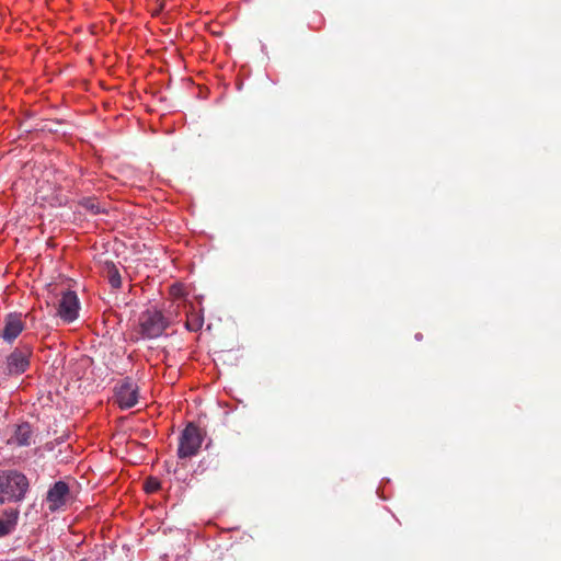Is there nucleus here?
Here are the masks:
<instances>
[{
    "label": "nucleus",
    "instance_id": "f257e3e1",
    "mask_svg": "<svg viewBox=\"0 0 561 561\" xmlns=\"http://www.w3.org/2000/svg\"><path fill=\"white\" fill-rule=\"evenodd\" d=\"M26 476L15 470L0 471V504L21 502L28 490Z\"/></svg>",
    "mask_w": 561,
    "mask_h": 561
},
{
    "label": "nucleus",
    "instance_id": "f03ea898",
    "mask_svg": "<svg viewBox=\"0 0 561 561\" xmlns=\"http://www.w3.org/2000/svg\"><path fill=\"white\" fill-rule=\"evenodd\" d=\"M204 437L198 426L188 423L179 437L178 457L180 459L196 456L202 447Z\"/></svg>",
    "mask_w": 561,
    "mask_h": 561
},
{
    "label": "nucleus",
    "instance_id": "7ed1b4c3",
    "mask_svg": "<svg viewBox=\"0 0 561 561\" xmlns=\"http://www.w3.org/2000/svg\"><path fill=\"white\" fill-rule=\"evenodd\" d=\"M141 334L147 339L160 336L168 327L163 314L158 310H147L139 318Z\"/></svg>",
    "mask_w": 561,
    "mask_h": 561
},
{
    "label": "nucleus",
    "instance_id": "20e7f679",
    "mask_svg": "<svg viewBox=\"0 0 561 561\" xmlns=\"http://www.w3.org/2000/svg\"><path fill=\"white\" fill-rule=\"evenodd\" d=\"M114 397L121 409H130L138 403L139 387L130 377H126L115 386Z\"/></svg>",
    "mask_w": 561,
    "mask_h": 561
},
{
    "label": "nucleus",
    "instance_id": "39448f33",
    "mask_svg": "<svg viewBox=\"0 0 561 561\" xmlns=\"http://www.w3.org/2000/svg\"><path fill=\"white\" fill-rule=\"evenodd\" d=\"M32 354L31 348L22 347L15 348L8 357L5 362L4 371L8 375H20L23 374L30 366V356Z\"/></svg>",
    "mask_w": 561,
    "mask_h": 561
},
{
    "label": "nucleus",
    "instance_id": "423d86ee",
    "mask_svg": "<svg viewBox=\"0 0 561 561\" xmlns=\"http://www.w3.org/2000/svg\"><path fill=\"white\" fill-rule=\"evenodd\" d=\"M79 311V300L75 291H64L58 304V316L66 322H72L77 319Z\"/></svg>",
    "mask_w": 561,
    "mask_h": 561
},
{
    "label": "nucleus",
    "instance_id": "0eeeda50",
    "mask_svg": "<svg viewBox=\"0 0 561 561\" xmlns=\"http://www.w3.org/2000/svg\"><path fill=\"white\" fill-rule=\"evenodd\" d=\"M69 496V486L64 481H57L47 492L46 502L51 512L64 506Z\"/></svg>",
    "mask_w": 561,
    "mask_h": 561
},
{
    "label": "nucleus",
    "instance_id": "6e6552de",
    "mask_svg": "<svg viewBox=\"0 0 561 561\" xmlns=\"http://www.w3.org/2000/svg\"><path fill=\"white\" fill-rule=\"evenodd\" d=\"M35 434L30 423L23 422L14 426L12 435L8 438L7 444L16 447H27L32 445Z\"/></svg>",
    "mask_w": 561,
    "mask_h": 561
},
{
    "label": "nucleus",
    "instance_id": "1a4fd4ad",
    "mask_svg": "<svg viewBox=\"0 0 561 561\" xmlns=\"http://www.w3.org/2000/svg\"><path fill=\"white\" fill-rule=\"evenodd\" d=\"M24 330V323L21 314L10 313L5 317L4 327L1 336L4 341L13 342Z\"/></svg>",
    "mask_w": 561,
    "mask_h": 561
},
{
    "label": "nucleus",
    "instance_id": "9d476101",
    "mask_svg": "<svg viewBox=\"0 0 561 561\" xmlns=\"http://www.w3.org/2000/svg\"><path fill=\"white\" fill-rule=\"evenodd\" d=\"M19 510H5L0 516V538L11 534L18 524Z\"/></svg>",
    "mask_w": 561,
    "mask_h": 561
},
{
    "label": "nucleus",
    "instance_id": "9b49d317",
    "mask_svg": "<svg viewBox=\"0 0 561 561\" xmlns=\"http://www.w3.org/2000/svg\"><path fill=\"white\" fill-rule=\"evenodd\" d=\"M108 283L113 288H119L122 286L121 274L114 263H105L104 267Z\"/></svg>",
    "mask_w": 561,
    "mask_h": 561
},
{
    "label": "nucleus",
    "instance_id": "f8f14e48",
    "mask_svg": "<svg viewBox=\"0 0 561 561\" xmlns=\"http://www.w3.org/2000/svg\"><path fill=\"white\" fill-rule=\"evenodd\" d=\"M161 488V483L157 478L149 477L145 482V490L147 493H154Z\"/></svg>",
    "mask_w": 561,
    "mask_h": 561
},
{
    "label": "nucleus",
    "instance_id": "ddd939ff",
    "mask_svg": "<svg viewBox=\"0 0 561 561\" xmlns=\"http://www.w3.org/2000/svg\"><path fill=\"white\" fill-rule=\"evenodd\" d=\"M83 206L93 214L100 213V207L94 201H87Z\"/></svg>",
    "mask_w": 561,
    "mask_h": 561
},
{
    "label": "nucleus",
    "instance_id": "4468645a",
    "mask_svg": "<svg viewBox=\"0 0 561 561\" xmlns=\"http://www.w3.org/2000/svg\"><path fill=\"white\" fill-rule=\"evenodd\" d=\"M165 7V0H156V8L152 10V15H159Z\"/></svg>",
    "mask_w": 561,
    "mask_h": 561
},
{
    "label": "nucleus",
    "instance_id": "2eb2a0df",
    "mask_svg": "<svg viewBox=\"0 0 561 561\" xmlns=\"http://www.w3.org/2000/svg\"><path fill=\"white\" fill-rule=\"evenodd\" d=\"M199 327H201V324H199V323H196V324H194V323H187V328H188L190 330H192V331H196Z\"/></svg>",
    "mask_w": 561,
    "mask_h": 561
},
{
    "label": "nucleus",
    "instance_id": "dca6fc26",
    "mask_svg": "<svg viewBox=\"0 0 561 561\" xmlns=\"http://www.w3.org/2000/svg\"><path fill=\"white\" fill-rule=\"evenodd\" d=\"M18 561H34V560H30V559L22 558V559H20V560H18Z\"/></svg>",
    "mask_w": 561,
    "mask_h": 561
}]
</instances>
